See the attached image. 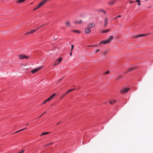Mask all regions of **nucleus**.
<instances>
[{
	"mask_svg": "<svg viewBox=\"0 0 153 153\" xmlns=\"http://www.w3.org/2000/svg\"><path fill=\"white\" fill-rule=\"evenodd\" d=\"M113 36H111L109 39L106 40H102V41L100 42L99 45H100L102 44H106L108 43H110L111 41L113 39Z\"/></svg>",
	"mask_w": 153,
	"mask_h": 153,
	"instance_id": "nucleus-1",
	"label": "nucleus"
},
{
	"mask_svg": "<svg viewBox=\"0 0 153 153\" xmlns=\"http://www.w3.org/2000/svg\"><path fill=\"white\" fill-rule=\"evenodd\" d=\"M130 90L129 88H125L120 90V93L122 94H124Z\"/></svg>",
	"mask_w": 153,
	"mask_h": 153,
	"instance_id": "nucleus-2",
	"label": "nucleus"
},
{
	"mask_svg": "<svg viewBox=\"0 0 153 153\" xmlns=\"http://www.w3.org/2000/svg\"><path fill=\"white\" fill-rule=\"evenodd\" d=\"M42 66L36 68L31 71V72L33 74L34 73L39 71L41 70L42 68Z\"/></svg>",
	"mask_w": 153,
	"mask_h": 153,
	"instance_id": "nucleus-3",
	"label": "nucleus"
},
{
	"mask_svg": "<svg viewBox=\"0 0 153 153\" xmlns=\"http://www.w3.org/2000/svg\"><path fill=\"white\" fill-rule=\"evenodd\" d=\"M108 23V19L107 17H106L104 20V24L103 25V27L105 28L107 26Z\"/></svg>",
	"mask_w": 153,
	"mask_h": 153,
	"instance_id": "nucleus-4",
	"label": "nucleus"
},
{
	"mask_svg": "<svg viewBox=\"0 0 153 153\" xmlns=\"http://www.w3.org/2000/svg\"><path fill=\"white\" fill-rule=\"evenodd\" d=\"M62 57H60L59 59H58L53 64V66H54L56 65L59 64L62 60Z\"/></svg>",
	"mask_w": 153,
	"mask_h": 153,
	"instance_id": "nucleus-5",
	"label": "nucleus"
},
{
	"mask_svg": "<svg viewBox=\"0 0 153 153\" xmlns=\"http://www.w3.org/2000/svg\"><path fill=\"white\" fill-rule=\"evenodd\" d=\"M95 26L94 23H90L88 25V27L90 29H91L94 28Z\"/></svg>",
	"mask_w": 153,
	"mask_h": 153,
	"instance_id": "nucleus-6",
	"label": "nucleus"
},
{
	"mask_svg": "<svg viewBox=\"0 0 153 153\" xmlns=\"http://www.w3.org/2000/svg\"><path fill=\"white\" fill-rule=\"evenodd\" d=\"M91 30L88 27L86 28L85 30V32L86 33H89L91 32Z\"/></svg>",
	"mask_w": 153,
	"mask_h": 153,
	"instance_id": "nucleus-7",
	"label": "nucleus"
},
{
	"mask_svg": "<svg viewBox=\"0 0 153 153\" xmlns=\"http://www.w3.org/2000/svg\"><path fill=\"white\" fill-rule=\"evenodd\" d=\"M115 2V0H113L108 2V4L109 5L111 6Z\"/></svg>",
	"mask_w": 153,
	"mask_h": 153,
	"instance_id": "nucleus-8",
	"label": "nucleus"
},
{
	"mask_svg": "<svg viewBox=\"0 0 153 153\" xmlns=\"http://www.w3.org/2000/svg\"><path fill=\"white\" fill-rule=\"evenodd\" d=\"M146 34H140V35H138L137 36H134L133 38H137V37H142V36H146Z\"/></svg>",
	"mask_w": 153,
	"mask_h": 153,
	"instance_id": "nucleus-9",
	"label": "nucleus"
},
{
	"mask_svg": "<svg viewBox=\"0 0 153 153\" xmlns=\"http://www.w3.org/2000/svg\"><path fill=\"white\" fill-rule=\"evenodd\" d=\"M25 55L23 54L20 55L19 56V58L20 59H23L25 58Z\"/></svg>",
	"mask_w": 153,
	"mask_h": 153,
	"instance_id": "nucleus-10",
	"label": "nucleus"
},
{
	"mask_svg": "<svg viewBox=\"0 0 153 153\" xmlns=\"http://www.w3.org/2000/svg\"><path fill=\"white\" fill-rule=\"evenodd\" d=\"M135 68L134 67H132V68H129L128 70V71L127 72H130L132 70H133L135 69ZM126 72H124V73H126Z\"/></svg>",
	"mask_w": 153,
	"mask_h": 153,
	"instance_id": "nucleus-11",
	"label": "nucleus"
},
{
	"mask_svg": "<svg viewBox=\"0 0 153 153\" xmlns=\"http://www.w3.org/2000/svg\"><path fill=\"white\" fill-rule=\"evenodd\" d=\"M110 29H108L107 30H103L102 31V32L103 33H107L110 30Z\"/></svg>",
	"mask_w": 153,
	"mask_h": 153,
	"instance_id": "nucleus-12",
	"label": "nucleus"
},
{
	"mask_svg": "<svg viewBox=\"0 0 153 153\" xmlns=\"http://www.w3.org/2000/svg\"><path fill=\"white\" fill-rule=\"evenodd\" d=\"M65 25L67 26L70 27V23L69 21H67L65 22Z\"/></svg>",
	"mask_w": 153,
	"mask_h": 153,
	"instance_id": "nucleus-13",
	"label": "nucleus"
},
{
	"mask_svg": "<svg viewBox=\"0 0 153 153\" xmlns=\"http://www.w3.org/2000/svg\"><path fill=\"white\" fill-rule=\"evenodd\" d=\"M116 102V100H110L109 101V103L111 104H114Z\"/></svg>",
	"mask_w": 153,
	"mask_h": 153,
	"instance_id": "nucleus-14",
	"label": "nucleus"
},
{
	"mask_svg": "<svg viewBox=\"0 0 153 153\" xmlns=\"http://www.w3.org/2000/svg\"><path fill=\"white\" fill-rule=\"evenodd\" d=\"M56 94L55 93L53 94L52 95H51L49 97L51 100L56 95Z\"/></svg>",
	"mask_w": 153,
	"mask_h": 153,
	"instance_id": "nucleus-15",
	"label": "nucleus"
},
{
	"mask_svg": "<svg viewBox=\"0 0 153 153\" xmlns=\"http://www.w3.org/2000/svg\"><path fill=\"white\" fill-rule=\"evenodd\" d=\"M72 31L74 32L77 33H81V31H80L77 30H72Z\"/></svg>",
	"mask_w": 153,
	"mask_h": 153,
	"instance_id": "nucleus-16",
	"label": "nucleus"
},
{
	"mask_svg": "<svg viewBox=\"0 0 153 153\" xmlns=\"http://www.w3.org/2000/svg\"><path fill=\"white\" fill-rule=\"evenodd\" d=\"M79 89H76V88H73V89H71L68 91V92H70L72 91H74V90H78Z\"/></svg>",
	"mask_w": 153,
	"mask_h": 153,
	"instance_id": "nucleus-17",
	"label": "nucleus"
},
{
	"mask_svg": "<svg viewBox=\"0 0 153 153\" xmlns=\"http://www.w3.org/2000/svg\"><path fill=\"white\" fill-rule=\"evenodd\" d=\"M49 132H43L41 135L40 136H42V135H46V134H49Z\"/></svg>",
	"mask_w": 153,
	"mask_h": 153,
	"instance_id": "nucleus-18",
	"label": "nucleus"
},
{
	"mask_svg": "<svg viewBox=\"0 0 153 153\" xmlns=\"http://www.w3.org/2000/svg\"><path fill=\"white\" fill-rule=\"evenodd\" d=\"M104 55L105 56L108 54V52L107 51H104L102 52Z\"/></svg>",
	"mask_w": 153,
	"mask_h": 153,
	"instance_id": "nucleus-19",
	"label": "nucleus"
},
{
	"mask_svg": "<svg viewBox=\"0 0 153 153\" xmlns=\"http://www.w3.org/2000/svg\"><path fill=\"white\" fill-rule=\"evenodd\" d=\"M122 77V76L121 75L118 76L116 77L115 79L116 80H118Z\"/></svg>",
	"mask_w": 153,
	"mask_h": 153,
	"instance_id": "nucleus-20",
	"label": "nucleus"
},
{
	"mask_svg": "<svg viewBox=\"0 0 153 153\" xmlns=\"http://www.w3.org/2000/svg\"><path fill=\"white\" fill-rule=\"evenodd\" d=\"M82 22V21L81 20H79V21H76L74 22L75 23H81Z\"/></svg>",
	"mask_w": 153,
	"mask_h": 153,
	"instance_id": "nucleus-21",
	"label": "nucleus"
},
{
	"mask_svg": "<svg viewBox=\"0 0 153 153\" xmlns=\"http://www.w3.org/2000/svg\"><path fill=\"white\" fill-rule=\"evenodd\" d=\"M36 30H36H32L31 31H30V34H32L34 32H35Z\"/></svg>",
	"mask_w": 153,
	"mask_h": 153,
	"instance_id": "nucleus-22",
	"label": "nucleus"
},
{
	"mask_svg": "<svg viewBox=\"0 0 153 153\" xmlns=\"http://www.w3.org/2000/svg\"><path fill=\"white\" fill-rule=\"evenodd\" d=\"M25 59H29L30 57L29 56H26L25 55Z\"/></svg>",
	"mask_w": 153,
	"mask_h": 153,
	"instance_id": "nucleus-23",
	"label": "nucleus"
},
{
	"mask_svg": "<svg viewBox=\"0 0 153 153\" xmlns=\"http://www.w3.org/2000/svg\"><path fill=\"white\" fill-rule=\"evenodd\" d=\"M64 77H63L62 78H61L59 79L58 80V82H59L61 81H62V79H63V78H64Z\"/></svg>",
	"mask_w": 153,
	"mask_h": 153,
	"instance_id": "nucleus-24",
	"label": "nucleus"
},
{
	"mask_svg": "<svg viewBox=\"0 0 153 153\" xmlns=\"http://www.w3.org/2000/svg\"><path fill=\"white\" fill-rule=\"evenodd\" d=\"M66 95V94H63L62 96H61V97L60 98V99H61L63 97H64L65 95Z\"/></svg>",
	"mask_w": 153,
	"mask_h": 153,
	"instance_id": "nucleus-25",
	"label": "nucleus"
},
{
	"mask_svg": "<svg viewBox=\"0 0 153 153\" xmlns=\"http://www.w3.org/2000/svg\"><path fill=\"white\" fill-rule=\"evenodd\" d=\"M51 100L50 99L49 97V98L47 99L45 101H46V102H48V101H49Z\"/></svg>",
	"mask_w": 153,
	"mask_h": 153,
	"instance_id": "nucleus-26",
	"label": "nucleus"
},
{
	"mask_svg": "<svg viewBox=\"0 0 153 153\" xmlns=\"http://www.w3.org/2000/svg\"><path fill=\"white\" fill-rule=\"evenodd\" d=\"M46 113V112H44V113H43L42 114H41V115H40V116H39V117L38 118H38H40V117H41L42 116L43 114H45Z\"/></svg>",
	"mask_w": 153,
	"mask_h": 153,
	"instance_id": "nucleus-27",
	"label": "nucleus"
},
{
	"mask_svg": "<svg viewBox=\"0 0 153 153\" xmlns=\"http://www.w3.org/2000/svg\"><path fill=\"white\" fill-rule=\"evenodd\" d=\"M109 73V71H107L106 72H105L104 73L105 74H108Z\"/></svg>",
	"mask_w": 153,
	"mask_h": 153,
	"instance_id": "nucleus-28",
	"label": "nucleus"
},
{
	"mask_svg": "<svg viewBox=\"0 0 153 153\" xmlns=\"http://www.w3.org/2000/svg\"><path fill=\"white\" fill-rule=\"evenodd\" d=\"M74 47V45H72L71 46V51H72V50L73 49Z\"/></svg>",
	"mask_w": 153,
	"mask_h": 153,
	"instance_id": "nucleus-29",
	"label": "nucleus"
},
{
	"mask_svg": "<svg viewBox=\"0 0 153 153\" xmlns=\"http://www.w3.org/2000/svg\"><path fill=\"white\" fill-rule=\"evenodd\" d=\"M100 11L101 12H103L104 13H105V11L104 10H102V9L101 10H100Z\"/></svg>",
	"mask_w": 153,
	"mask_h": 153,
	"instance_id": "nucleus-30",
	"label": "nucleus"
},
{
	"mask_svg": "<svg viewBox=\"0 0 153 153\" xmlns=\"http://www.w3.org/2000/svg\"><path fill=\"white\" fill-rule=\"evenodd\" d=\"M44 25H43L40 26L39 27H38L36 29V30H37V29H39V28L42 27H43V26Z\"/></svg>",
	"mask_w": 153,
	"mask_h": 153,
	"instance_id": "nucleus-31",
	"label": "nucleus"
},
{
	"mask_svg": "<svg viewBox=\"0 0 153 153\" xmlns=\"http://www.w3.org/2000/svg\"><path fill=\"white\" fill-rule=\"evenodd\" d=\"M24 151H25L24 150H23L21 152H19L18 153H23L24 152Z\"/></svg>",
	"mask_w": 153,
	"mask_h": 153,
	"instance_id": "nucleus-32",
	"label": "nucleus"
},
{
	"mask_svg": "<svg viewBox=\"0 0 153 153\" xmlns=\"http://www.w3.org/2000/svg\"><path fill=\"white\" fill-rule=\"evenodd\" d=\"M134 2H140V0H136L135 1H134Z\"/></svg>",
	"mask_w": 153,
	"mask_h": 153,
	"instance_id": "nucleus-33",
	"label": "nucleus"
},
{
	"mask_svg": "<svg viewBox=\"0 0 153 153\" xmlns=\"http://www.w3.org/2000/svg\"><path fill=\"white\" fill-rule=\"evenodd\" d=\"M23 131V130H22V129H20L19 131H18V133L19 132H20V131Z\"/></svg>",
	"mask_w": 153,
	"mask_h": 153,
	"instance_id": "nucleus-34",
	"label": "nucleus"
},
{
	"mask_svg": "<svg viewBox=\"0 0 153 153\" xmlns=\"http://www.w3.org/2000/svg\"><path fill=\"white\" fill-rule=\"evenodd\" d=\"M23 131V130H22V129H20L19 131H18V133L19 132H20V131Z\"/></svg>",
	"mask_w": 153,
	"mask_h": 153,
	"instance_id": "nucleus-35",
	"label": "nucleus"
},
{
	"mask_svg": "<svg viewBox=\"0 0 153 153\" xmlns=\"http://www.w3.org/2000/svg\"><path fill=\"white\" fill-rule=\"evenodd\" d=\"M23 131V130H22V129H20L19 131H18V133L19 132H20V131Z\"/></svg>",
	"mask_w": 153,
	"mask_h": 153,
	"instance_id": "nucleus-36",
	"label": "nucleus"
},
{
	"mask_svg": "<svg viewBox=\"0 0 153 153\" xmlns=\"http://www.w3.org/2000/svg\"><path fill=\"white\" fill-rule=\"evenodd\" d=\"M53 143H49L48 144V145H52L53 144Z\"/></svg>",
	"mask_w": 153,
	"mask_h": 153,
	"instance_id": "nucleus-37",
	"label": "nucleus"
},
{
	"mask_svg": "<svg viewBox=\"0 0 153 153\" xmlns=\"http://www.w3.org/2000/svg\"><path fill=\"white\" fill-rule=\"evenodd\" d=\"M28 34H30V32H28L27 33H26L25 34V35H27Z\"/></svg>",
	"mask_w": 153,
	"mask_h": 153,
	"instance_id": "nucleus-38",
	"label": "nucleus"
},
{
	"mask_svg": "<svg viewBox=\"0 0 153 153\" xmlns=\"http://www.w3.org/2000/svg\"><path fill=\"white\" fill-rule=\"evenodd\" d=\"M28 34H30V32H28L27 33H26L25 34V35H27Z\"/></svg>",
	"mask_w": 153,
	"mask_h": 153,
	"instance_id": "nucleus-39",
	"label": "nucleus"
},
{
	"mask_svg": "<svg viewBox=\"0 0 153 153\" xmlns=\"http://www.w3.org/2000/svg\"><path fill=\"white\" fill-rule=\"evenodd\" d=\"M28 34H30V32H28L27 33H26L25 34V35H27Z\"/></svg>",
	"mask_w": 153,
	"mask_h": 153,
	"instance_id": "nucleus-40",
	"label": "nucleus"
},
{
	"mask_svg": "<svg viewBox=\"0 0 153 153\" xmlns=\"http://www.w3.org/2000/svg\"><path fill=\"white\" fill-rule=\"evenodd\" d=\"M100 51V49H97V50L96 51V53H97V52L99 51Z\"/></svg>",
	"mask_w": 153,
	"mask_h": 153,
	"instance_id": "nucleus-41",
	"label": "nucleus"
},
{
	"mask_svg": "<svg viewBox=\"0 0 153 153\" xmlns=\"http://www.w3.org/2000/svg\"><path fill=\"white\" fill-rule=\"evenodd\" d=\"M17 133H18V131H16L15 132H14V133H12L11 134H14Z\"/></svg>",
	"mask_w": 153,
	"mask_h": 153,
	"instance_id": "nucleus-42",
	"label": "nucleus"
},
{
	"mask_svg": "<svg viewBox=\"0 0 153 153\" xmlns=\"http://www.w3.org/2000/svg\"><path fill=\"white\" fill-rule=\"evenodd\" d=\"M46 101L45 100V101L43 102V103L42 104H44L45 103H46Z\"/></svg>",
	"mask_w": 153,
	"mask_h": 153,
	"instance_id": "nucleus-43",
	"label": "nucleus"
},
{
	"mask_svg": "<svg viewBox=\"0 0 153 153\" xmlns=\"http://www.w3.org/2000/svg\"><path fill=\"white\" fill-rule=\"evenodd\" d=\"M121 17V15H119L117 17Z\"/></svg>",
	"mask_w": 153,
	"mask_h": 153,
	"instance_id": "nucleus-44",
	"label": "nucleus"
},
{
	"mask_svg": "<svg viewBox=\"0 0 153 153\" xmlns=\"http://www.w3.org/2000/svg\"><path fill=\"white\" fill-rule=\"evenodd\" d=\"M140 5H141V4H140V2H138V6H140Z\"/></svg>",
	"mask_w": 153,
	"mask_h": 153,
	"instance_id": "nucleus-45",
	"label": "nucleus"
},
{
	"mask_svg": "<svg viewBox=\"0 0 153 153\" xmlns=\"http://www.w3.org/2000/svg\"><path fill=\"white\" fill-rule=\"evenodd\" d=\"M27 129V128H23L22 130L23 131V130H25V129Z\"/></svg>",
	"mask_w": 153,
	"mask_h": 153,
	"instance_id": "nucleus-46",
	"label": "nucleus"
},
{
	"mask_svg": "<svg viewBox=\"0 0 153 153\" xmlns=\"http://www.w3.org/2000/svg\"><path fill=\"white\" fill-rule=\"evenodd\" d=\"M72 51H71V52L70 53V56H71L72 55Z\"/></svg>",
	"mask_w": 153,
	"mask_h": 153,
	"instance_id": "nucleus-47",
	"label": "nucleus"
},
{
	"mask_svg": "<svg viewBox=\"0 0 153 153\" xmlns=\"http://www.w3.org/2000/svg\"><path fill=\"white\" fill-rule=\"evenodd\" d=\"M48 145H48V144H47V145H45V147H46L47 146H48Z\"/></svg>",
	"mask_w": 153,
	"mask_h": 153,
	"instance_id": "nucleus-48",
	"label": "nucleus"
},
{
	"mask_svg": "<svg viewBox=\"0 0 153 153\" xmlns=\"http://www.w3.org/2000/svg\"><path fill=\"white\" fill-rule=\"evenodd\" d=\"M134 2V1H131V2H129V3H130V4H131V3H133V2Z\"/></svg>",
	"mask_w": 153,
	"mask_h": 153,
	"instance_id": "nucleus-49",
	"label": "nucleus"
},
{
	"mask_svg": "<svg viewBox=\"0 0 153 153\" xmlns=\"http://www.w3.org/2000/svg\"><path fill=\"white\" fill-rule=\"evenodd\" d=\"M69 92H68V91L66 92V93L65 94H68V93H69Z\"/></svg>",
	"mask_w": 153,
	"mask_h": 153,
	"instance_id": "nucleus-50",
	"label": "nucleus"
},
{
	"mask_svg": "<svg viewBox=\"0 0 153 153\" xmlns=\"http://www.w3.org/2000/svg\"><path fill=\"white\" fill-rule=\"evenodd\" d=\"M36 10V8H35L33 10V11H35V10Z\"/></svg>",
	"mask_w": 153,
	"mask_h": 153,
	"instance_id": "nucleus-51",
	"label": "nucleus"
},
{
	"mask_svg": "<svg viewBox=\"0 0 153 153\" xmlns=\"http://www.w3.org/2000/svg\"><path fill=\"white\" fill-rule=\"evenodd\" d=\"M28 124H29L28 123H27V124L26 125V126H27V125H28Z\"/></svg>",
	"mask_w": 153,
	"mask_h": 153,
	"instance_id": "nucleus-52",
	"label": "nucleus"
},
{
	"mask_svg": "<svg viewBox=\"0 0 153 153\" xmlns=\"http://www.w3.org/2000/svg\"><path fill=\"white\" fill-rule=\"evenodd\" d=\"M60 123H58L57 124V125H58Z\"/></svg>",
	"mask_w": 153,
	"mask_h": 153,
	"instance_id": "nucleus-53",
	"label": "nucleus"
},
{
	"mask_svg": "<svg viewBox=\"0 0 153 153\" xmlns=\"http://www.w3.org/2000/svg\"><path fill=\"white\" fill-rule=\"evenodd\" d=\"M117 18V17H116L115 18H114V19H116Z\"/></svg>",
	"mask_w": 153,
	"mask_h": 153,
	"instance_id": "nucleus-54",
	"label": "nucleus"
},
{
	"mask_svg": "<svg viewBox=\"0 0 153 153\" xmlns=\"http://www.w3.org/2000/svg\"><path fill=\"white\" fill-rule=\"evenodd\" d=\"M89 46H91H91H91V45H89Z\"/></svg>",
	"mask_w": 153,
	"mask_h": 153,
	"instance_id": "nucleus-55",
	"label": "nucleus"
},
{
	"mask_svg": "<svg viewBox=\"0 0 153 153\" xmlns=\"http://www.w3.org/2000/svg\"><path fill=\"white\" fill-rule=\"evenodd\" d=\"M151 7V6H150V7H149L148 8H150Z\"/></svg>",
	"mask_w": 153,
	"mask_h": 153,
	"instance_id": "nucleus-56",
	"label": "nucleus"
},
{
	"mask_svg": "<svg viewBox=\"0 0 153 153\" xmlns=\"http://www.w3.org/2000/svg\"><path fill=\"white\" fill-rule=\"evenodd\" d=\"M146 1H147V0H146Z\"/></svg>",
	"mask_w": 153,
	"mask_h": 153,
	"instance_id": "nucleus-57",
	"label": "nucleus"
}]
</instances>
